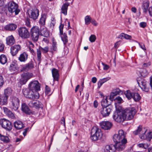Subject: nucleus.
Masks as SVG:
<instances>
[{
    "mask_svg": "<svg viewBox=\"0 0 152 152\" xmlns=\"http://www.w3.org/2000/svg\"><path fill=\"white\" fill-rule=\"evenodd\" d=\"M91 139L96 141L102 138V133L101 129L96 126H94L91 130Z\"/></svg>",
    "mask_w": 152,
    "mask_h": 152,
    "instance_id": "nucleus-1",
    "label": "nucleus"
},
{
    "mask_svg": "<svg viewBox=\"0 0 152 152\" xmlns=\"http://www.w3.org/2000/svg\"><path fill=\"white\" fill-rule=\"evenodd\" d=\"M20 100L17 97L11 96L10 97L9 106L12 110L17 111L20 106Z\"/></svg>",
    "mask_w": 152,
    "mask_h": 152,
    "instance_id": "nucleus-2",
    "label": "nucleus"
},
{
    "mask_svg": "<svg viewBox=\"0 0 152 152\" xmlns=\"http://www.w3.org/2000/svg\"><path fill=\"white\" fill-rule=\"evenodd\" d=\"M23 93L25 96L31 99H37L39 98V94L38 92H34L29 88H24Z\"/></svg>",
    "mask_w": 152,
    "mask_h": 152,
    "instance_id": "nucleus-3",
    "label": "nucleus"
},
{
    "mask_svg": "<svg viewBox=\"0 0 152 152\" xmlns=\"http://www.w3.org/2000/svg\"><path fill=\"white\" fill-rule=\"evenodd\" d=\"M126 133L122 130L118 131V134H115L113 137V140L114 142H122L124 143H126L127 140L125 138Z\"/></svg>",
    "mask_w": 152,
    "mask_h": 152,
    "instance_id": "nucleus-4",
    "label": "nucleus"
},
{
    "mask_svg": "<svg viewBox=\"0 0 152 152\" xmlns=\"http://www.w3.org/2000/svg\"><path fill=\"white\" fill-rule=\"evenodd\" d=\"M123 112L126 120H130L133 118L136 110L134 107H129L125 109Z\"/></svg>",
    "mask_w": 152,
    "mask_h": 152,
    "instance_id": "nucleus-5",
    "label": "nucleus"
},
{
    "mask_svg": "<svg viewBox=\"0 0 152 152\" xmlns=\"http://www.w3.org/2000/svg\"><path fill=\"white\" fill-rule=\"evenodd\" d=\"M7 7L9 12L11 13L15 12V15H18L20 11L18 4L13 1H9Z\"/></svg>",
    "mask_w": 152,
    "mask_h": 152,
    "instance_id": "nucleus-6",
    "label": "nucleus"
},
{
    "mask_svg": "<svg viewBox=\"0 0 152 152\" xmlns=\"http://www.w3.org/2000/svg\"><path fill=\"white\" fill-rule=\"evenodd\" d=\"M31 39L34 42H37L40 35V30L38 26L33 27L31 29L30 32Z\"/></svg>",
    "mask_w": 152,
    "mask_h": 152,
    "instance_id": "nucleus-7",
    "label": "nucleus"
},
{
    "mask_svg": "<svg viewBox=\"0 0 152 152\" xmlns=\"http://www.w3.org/2000/svg\"><path fill=\"white\" fill-rule=\"evenodd\" d=\"M113 118L115 121L119 123H122L126 120V117H124L123 112H115L113 115Z\"/></svg>",
    "mask_w": 152,
    "mask_h": 152,
    "instance_id": "nucleus-8",
    "label": "nucleus"
},
{
    "mask_svg": "<svg viewBox=\"0 0 152 152\" xmlns=\"http://www.w3.org/2000/svg\"><path fill=\"white\" fill-rule=\"evenodd\" d=\"M0 124L3 128L6 130L10 131L12 128V125L9 120L5 118L0 120Z\"/></svg>",
    "mask_w": 152,
    "mask_h": 152,
    "instance_id": "nucleus-9",
    "label": "nucleus"
},
{
    "mask_svg": "<svg viewBox=\"0 0 152 152\" xmlns=\"http://www.w3.org/2000/svg\"><path fill=\"white\" fill-rule=\"evenodd\" d=\"M28 88L34 92H37L40 88V84L37 80L31 81L28 85Z\"/></svg>",
    "mask_w": 152,
    "mask_h": 152,
    "instance_id": "nucleus-10",
    "label": "nucleus"
},
{
    "mask_svg": "<svg viewBox=\"0 0 152 152\" xmlns=\"http://www.w3.org/2000/svg\"><path fill=\"white\" fill-rule=\"evenodd\" d=\"M33 75L32 73L29 72L23 73L21 75V78L19 82L22 85L25 84L31 78Z\"/></svg>",
    "mask_w": 152,
    "mask_h": 152,
    "instance_id": "nucleus-11",
    "label": "nucleus"
},
{
    "mask_svg": "<svg viewBox=\"0 0 152 152\" xmlns=\"http://www.w3.org/2000/svg\"><path fill=\"white\" fill-rule=\"evenodd\" d=\"M18 33L19 36L23 39H27L30 37V33L26 27L19 28L18 30Z\"/></svg>",
    "mask_w": 152,
    "mask_h": 152,
    "instance_id": "nucleus-12",
    "label": "nucleus"
},
{
    "mask_svg": "<svg viewBox=\"0 0 152 152\" xmlns=\"http://www.w3.org/2000/svg\"><path fill=\"white\" fill-rule=\"evenodd\" d=\"M28 12L30 18L34 20L38 18L39 15V11L37 8H34L29 10Z\"/></svg>",
    "mask_w": 152,
    "mask_h": 152,
    "instance_id": "nucleus-13",
    "label": "nucleus"
},
{
    "mask_svg": "<svg viewBox=\"0 0 152 152\" xmlns=\"http://www.w3.org/2000/svg\"><path fill=\"white\" fill-rule=\"evenodd\" d=\"M64 25L61 24L59 26L60 30V36L61 38V40L63 41L64 44L65 45L68 42L67 37L66 34L65 33H63V29L64 28Z\"/></svg>",
    "mask_w": 152,
    "mask_h": 152,
    "instance_id": "nucleus-14",
    "label": "nucleus"
},
{
    "mask_svg": "<svg viewBox=\"0 0 152 152\" xmlns=\"http://www.w3.org/2000/svg\"><path fill=\"white\" fill-rule=\"evenodd\" d=\"M112 110L111 106L103 107L101 109L100 112L103 117H106L109 115Z\"/></svg>",
    "mask_w": 152,
    "mask_h": 152,
    "instance_id": "nucleus-15",
    "label": "nucleus"
},
{
    "mask_svg": "<svg viewBox=\"0 0 152 152\" xmlns=\"http://www.w3.org/2000/svg\"><path fill=\"white\" fill-rule=\"evenodd\" d=\"M28 105L31 107H35L37 109L42 107V104L38 100H33L30 101Z\"/></svg>",
    "mask_w": 152,
    "mask_h": 152,
    "instance_id": "nucleus-16",
    "label": "nucleus"
},
{
    "mask_svg": "<svg viewBox=\"0 0 152 152\" xmlns=\"http://www.w3.org/2000/svg\"><path fill=\"white\" fill-rule=\"evenodd\" d=\"M143 133H142V135H141L140 138L142 139L146 140H147L150 141L152 139V132H148L147 134H145L147 130L144 129Z\"/></svg>",
    "mask_w": 152,
    "mask_h": 152,
    "instance_id": "nucleus-17",
    "label": "nucleus"
},
{
    "mask_svg": "<svg viewBox=\"0 0 152 152\" xmlns=\"http://www.w3.org/2000/svg\"><path fill=\"white\" fill-rule=\"evenodd\" d=\"M100 126L102 129L105 130L110 129L112 126V124L108 121H103L100 123Z\"/></svg>",
    "mask_w": 152,
    "mask_h": 152,
    "instance_id": "nucleus-18",
    "label": "nucleus"
},
{
    "mask_svg": "<svg viewBox=\"0 0 152 152\" xmlns=\"http://www.w3.org/2000/svg\"><path fill=\"white\" fill-rule=\"evenodd\" d=\"M20 49L21 46L19 45H15L13 46L10 48L11 53L12 56H15Z\"/></svg>",
    "mask_w": 152,
    "mask_h": 152,
    "instance_id": "nucleus-19",
    "label": "nucleus"
},
{
    "mask_svg": "<svg viewBox=\"0 0 152 152\" xmlns=\"http://www.w3.org/2000/svg\"><path fill=\"white\" fill-rule=\"evenodd\" d=\"M116 142L114 145L115 150L118 151H121L124 149L125 147V144L126 143H124L122 142Z\"/></svg>",
    "mask_w": 152,
    "mask_h": 152,
    "instance_id": "nucleus-20",
    "label": "nucleus"
},
{
    "mask_svg": "<svg viewBox=\"0 0 152 152\" xmlns=\"http://www.w3.org/2000/svg\"><path fill=\"white\" fill-rule=\"evenodd\" d=\"M141 84L140 87L142 90L146 92H148L149 90V88L148 83L145 80L141 81Z\"/></svg>",
    "mask_w": 152,
    "mask_h": 152,
    "instance_id": "nucleus-21",
    "label": "nucleus"
},
{
    "mask_svg": "<svg viewBox=\"0 0 152 152\" xmlns=\"http://www.w3.org/2000/svg\"><path fill=\"white\" fill-rule=\"evenodd\" d=\"M122 92L118 88H117L113 90L112 92L110 93V99H113L114 97L118 95H119L120 93H122Z\"/></svg>",
    "mask_w": 152,
    "mask_h": 152,
    "instance_id": "nucleus-22",
    "label": "nucleus"
},
{
    "mask_svg": "<svg viewBox=\"0 0 152 152\" xmlns=\"http://www.w3.org/2000/svg\"><path fill=\"white\" fill-rule=\"evenodd\" d=\"M34 66L33 63L31 62H29L23 66L21 71H27L33 69Z\"/></svg>",
    "mask_w": 152,
    "mask_h": 152,
    "instance_id": "nucleus-23",
    "label": "nucleus"
},
{
    "mask_svg": "<svg viewBox=\"0 0 152 152\" xmlns=\"http://www.w3.org/2000/svg\"><path fill=\"white\" fill-rule=\"evenodd\" d=\"M52 73L53 81H58L59 79V74L57 69L53 68L52 70Z\"/></svg>",
    "mask_w": 152,
    "mask_h": 152,
    "instance_id": "nucleus-24",
    "label": "nucleus"
},
{
    "mask_svg": "<svg viewBox=\"0 0 152 152\" xmlns=\"http://www.w3.org/2000/svg\"><path fill=\"white\" fill-rule=\"evenodd\" d=\"M28 58V54L25 52H23L18 57V60L21 62H26Z\"/></svg>",
    "mask_w": 152,
    "mask_h": 152,
    "instance_id": "nucleus-25",
    "label": "nucleus"
},
{
    "mask_svg": "<svg viewBox=\"0 0 152 152\" xmlns=\"http://www.w3.org/2000/svg\"><path fill=\"white\" fill-rule=\"evenodd\" d=\"M69 5V3L68 2L63 4L61 8V13L65 15H66L68 7Z\"/></svg>",
    "mask_w": 152,
    "mask_h": 152,
    "instance_id": "nucleus-26",
    "label": "nucleus"
},
{
    "mask_svg": "<svg viewBox=\"0 0 152 152\" xmlns=\"http://www.w3.org/2000/svg\"><path fill=\"white\" fill-rule=\"evenodd\" d=\"M6 44L8 45H12L15 42V39L12 35L9 36L6 38Z\"/></svg>",
    "mask_w": 152,
    "mask_h": 152,
    "instance_id": "nucleus-27",
    "label": "nucleus"
},
{
    "mask_svg": "<svg viewBox=\"0 0 152 152\" xmlns=\"http://www.w3.org/2000/svg\"><path fill=\"white\" fill-rule=\"evenodd\" d=\"M104 151L105 152H115V145H107L105 146Z\"/></svg>",
    "mask_w": 152,
    "mask_h": 152,
    "instance_id": "nucleus-28",
    "label": "nucleus"
},
{
    "mask_svg": "<svg viewBox=\"0 0 152 152\" xmlns=\"http://www.w3.org/2000/svg\"><path fill=\"white\" fill-rule=\"evenodd\" d=\"M21 110L26 113L29 114L31 111L28 106L25 103H23L21 106Z\"/></svg>",
    "mask_w": 152,
    "mask_h": 152,
    "instance_id": "nucleus-29",
    "label": "nucleus"
},
{
    "mask_svg": "<svg viewBox=\"0 0 152 152\" xmlns=\"http://www.w3.org/2000/svg\"><path fill=\"white\" fill-rule=\"evenodd\" d=\"M40 32L42 35L46 37H48L49 36V32L46 27H44L41 28Z\"/></svg>",
    "mask_w": 152,
    "mask_h": 152,
    "instance_id": "nucleus-30",
    "label": "nucleus"
},
{
    "mask_svg": "<svg viewBox=\"0 0 152 152\" xmlns=\"http://www.w3.org/2000/svg\"><path fill=\"white\" fill-rule=\"evenodd\" d=\"M14 126L17 129H20L24 127L23 123L19 121H17L14 122Z\"/></svg>",
    "mask_w": 152,
    "mask_h": 152,
    "instance_id": "nucleus-31",
    "label": "nucleus"
},
{
    "mask_svg": "<svg viewBox=\"0 0 152 152\" xmlns=\"http://www.w3.org/2000/svg\"><path fill=\"white\" fill-rule=\"evenodd\" d=\"M17 27V26L14 24L11 23L6 26L4 28L9 31H13L15 30Z\"/></svg>",
    "mask_w": 152,
    "mask_h": 152,
    "instance_id": "nucleus-32",
    "label": "nucleus"
},
{
    "mask_svg": "<svg viewBox=\"0 0 152 152\" xmlns=\"http://www.w3.org/2000/svg\"><path fill=\"white\" fill-rule=\"evenodd\" d=\"M144 129H142V126H139L138 128V129L136 130L133 132V133L135 135H137L138 134H140V137L141 135H142V133H143V130Z\"/></svg>",
    "mask_w": 152,
    "mask_h": 152,
    "instance_id": "nucleus-33",
    "label": "nucleus"
},
{
    "mask_svg": "<svg viewBox=\"0 0 152 152\" xmlns=\"http://www.w3.org/2000/svg\"><path fill=\"white\" fill-rule=\"evenodd\" d=\"M7 58L5 55L3 54L0 55V63L4 64L7 62Z\"/></svg>",
    "mask_w": 152,
    "mask_h": 152,
    "instance_id": "nucleus-34",
    "label": "nucleus"
},
{
    "mask_svg": "<svg viewBox=\"0 0 152 152\" xmlns=\"http://www.w3.org/2000/svg\"><path fill=\"white\" fill-rule=\"evenodd\" d=\"M4 111L6 113L7 115L12 118H14L15 116L14 114L10 110H8L7 108H4Z\"/></svg>",
    "mask_w": 152,
    "mask_h": 152,
    "instance_id": "nucleus-35",
    "label": "nucleus"
},
{
    "mask_svg": "<svg viewBox=\"0 0 152 152\" xmlns=\"http://www.w3.org/2000/svg\"><path fill=\"white\" fill-rule=\"evenodd\" d=\"M103 99L101 102V105L102 107H105L107 106H109V104L108 103L107 97V96H104Z\"/></svg>",
    "mask_w": 152,
    "mask_h": 152,
    "instance_id": "nucleus-36",
    "label": "nucleus"
},
{
    "mask_svg": "<svg viewBox=\"0 0 152 152\" xmlns=\"http://www.w3.org/2000/svg\"><path fill=\"white\" fill-rule=\"evenodd\" d=\"M0 139L1 141L5 143H8L10 141V140L8 136L2 135L0 134Z\"/></svg>",
    "mask_w": 152,
    "mask_h": 152,
    "instance_id": "nucleus-37",
    "label": "nucleus"
},
{
    "mask_svg": "<svg viewBox=\"0 0 152 152\" xmlns=\"http://www.w3.org/2000/svg\"><path fill=\"white\" fill-rule=\"evenodd\" d=\"M118 38L121 39H130L132 38V37L129 35L122 33L119 35Z\"/></svg>",
    "mask_w": 152,
    "mask_h": 152,
    "instance_id": "nucleus-38",
    "label": "nucleus"
},
{
    "mask_svg": "<svg viewBox=\"0 0 152 152\" xmlns=\"http://www.w3.org/2000/svg\"><path fill=\"white\" fill-rule=\"evenodd\" d=\"M149 7V3L147 1L143 3L142 5V8L144 12H146L148 10Z\"/></svg>",
    "mask_w": 152,
    "mask_h": 152,
    "instance_id": "nucleus-39",
    "label": "nucleus"
},
{
    "mask_svg": "<svg viewBox=\"0 0 152 152\" xmlns=\"http://www.w3.org/2000/svg\"><path fill=\"white\" fill-rule=\"evenodd\" d=\"M132 98L135 102L138 101L140 99L141 96L138 93L134 92Z\"/></svg>",
    "mask_w": 152,
    "mask_h": 152,
    "instance_id": "nucleus-40",
    "label": "nucleus"
},
{
    "mask_svg": "<svg viewBox=\"0 0 152 152\" xmlns=\"http://www.w3.org/2000/svg\"><path fill=\"white\" fill-rule=\"evenodd\" d=\"M46 17L45 15H42L39 20V23L42 26L45 24Z\"/></svg>",
    "mask_w": 152,
    "mask_h": 152,
    "instance_id": "nucleus-41",
    "label": "nucleus"
},
{
    "mask_svg": "<svg viewBox=\"0 0 152 152\" xmlns=\"http://www.w3.org/2000/svg\"><path fill=\"white\" fill-rule=\"evenodd\" d=\"M8 97L4 95V96L1 97V104L5 105L7 103V99Z\"/></svg>",
    "mask_w": 152,
    "mask_h": 152,
    "instance_id": "nucleus-42",
    "label": "nucleus"
},
{
    "mask_svg": "<svg viewBox=\"0 0 152 152\" xmlns=\"http://www.w3.org/2000/svg\"><path fill=\"white\" fill-rule=\"evenodd\" d=\"M134 92H131L129 91H127L126 92L125 94L126 97L129 100L133 97V95Z\"/></svg>",
    "mask_w": 152,
    "mask_h": 152,
    "instance_id": "nucleus-43",
    "label": "nucleus"
},
{
    "mask_svg": "<svg viewBox=\"0 0 152 152\" xmlns=\"http://www.w3.org/2000/svg\"><path fill=\"white\" fill-rule=\"evenodd\" d=\"M12 93V90L10 88H7L4 90V95L9 97Z\"/></svg>",
    "mask_w": 152,
    "mask_h": 152,
    "instance_id": "nucleus-44",
    "label": "nucleus"
},
{
    "mask_svg": "<svg viewBox=\"0 0 152 152\" xmlns=\"http://www.w3.org/2000/svg\"><path fill=\"white\" fill-rule=\"evenodd\" d=\"M18 67L17 64H11L10 65V70L11 71H15L18 70Z\"/></svg>",
    "mask_w": 152,
    "mask_h": 152,
    "instance_id": "nucleus-45",
    "label": "nucleus"
},
{
    "mask_svg": "<svg viewBox=\"0 0 152 152\" xmlns=\"http://www.w3.org/2000/svg\"><path fill=\"white\" fill-rule=\"evenodd\" d=\"M85 24L88 25L91 22V18L90 16L87 15L85 18Z\"/></svg>",
    "mask_w": 152,
    "mask_h": 152,
    "instance_id": "nucleus-46",
    "label": "nucleus"
},
{
    "mask_svg": "<svg viewBox=\"0 0 152 152\" xmlns=\"http://www.w3.org/2000/svg\"><path fill=\"white\" fill-rule=\"evenodd\" d=\"M51 52H53V51H56L57 50V48L56 42L53 41L52 48H51Z\"/></svg>",
    "mask_w": 152,
    "mask_h": 152,
    "instance_id": "nucleus-47",
    "label": "nucleus"
},
{
    "mask_svg": "<svg viewBox=\"0 0 152 152\" xmlns=\"http://www.w3.org/2000/svg\"><path fill=\"white\" fill-rule=\"evenodd\" d=\"M40 50L41 49H39H39H37V57L38 60H40L41 58V52Z\"/></svg>",
    "mask_w": 152,
    "mask_h": 152,
    "instance_id": "nucleus-48",
    "label": "nucleus"
},
{
    "mask_svg": "<svg viewBox=\"0 0 152 152\" xmlns=\"http://www.w3.org/2000/svg\"><path fill=\"white\" fill-rule=\"evenodd\" d=\"M39 49H40L42 50L43 53H47L48 51L49 48L48 46H46L44 48L40 47Z\"/></svg>",
    "mask_w": 152,
    "mask_h": 152,
    "instance_id": "nucleus-49",
    "label": "nucleus"
},
{
    "mask_svg": "<svg viewBox=\"0 0 152 152\" xmlns=\"http://www.w3.org/2000/svg\"><path fill=\"white\" fill-rule=\"evenodd\" d=\"M96 39V36L93 34L91 35L89 37V40L91 42H94Z\"/></svg>",
    "mask_w": 152,
    "mask_h": 152,
    "instance_id": "nucleus-50",
    "label": "nucleus"
},
{
    "mask_svg": "<svg viewBox=\"0 0 152 152\" xmlns=\"http://www.w3.org/2000/svg\"><path fill=\"white\" fill-rule=\"evenodd\" d=\"M115 101L118 103H121L123 102L122 99L120 96H118L115 99Z\"/></svg>",
    "mask_w": 152,
    "mask_h": 152,
    "instance_id": "nucleus-51",
    "label": "nucleus"
},
{
    "mask_svg": "<svg viewBox=\"0 0 152 152\" xmlns=\"http://www.w3.org/2000/svg\"><path fill=\"white\" fill-rule=\"evenodd\" d=\"M3 77L0 75V87L2 86L4 83Z\"/></svg>",
    "mask_w": 152,
    "mask_h": 152,
    "instance_id": "nucleus-52",
    "label": "nucleus"
},
{
    "mask_svg": "<svg viewBox=\"0 0 152 152\" xmlns=\"http://www.w3.org/2000/svg\"><path fill=\"white\" fill-rule=\"evenodd\" d=\"M102 64L104 66V70H107L110 67L109 66V65L106 64H105L103 63H102Z\"/></svg>",
    "mask_w": 152,
    "mask_h": 152,
    "instance_id": "nucleus-53",
    "label": "nucleus"
},
{
    "mask_svg": "<svg viewBox=\"0 0 152 152\" xmlns=\"http://www.w3.org/2000/svg\"><path fill=\"white\" fill-rule=\"evenodd\" d=\"M110 79V77H108L106 78H104L102 79H100L101 81L104 83L107 81L108 80Z\"/></svg>",
    "mask_w": 152,
    "mask_h": 152,
    "instance_id": "nucleus-54",
    "label": "nucleus"
},
{
    "mask_svg": "<svg viewBox=\"0 0 152 152\" xmlns=\"http://www.w3.org/2000/svg\"><path fill=\"white\" fill-rule=\"evenodd\" d=\"M25 24L27 27H30V23L28 19H27L25 20Z\"/></svg>",
    "mask_w": 152,
    "mask_h": 152,
    "instance_id": "nucleus-55",
    "label": "nucleus"
},
{
    "mask_svg": "<svg viewBox=\"0 0 152 152\" xmlns=\"http://www.w3.org/2000/svg\"><path fill=\"white\" fill-rule=\"evenodd\" d=\"M29 127H27L24 130V131L23 133V135L24 136H25L27 134V132H28V131L29 130Z\"/></svg>",
    "mask_w": 152,
    "mask_h": 152,
    "instance_id": "nucleus-56",
    "label": "nucleus"
},
{
    "mask_svg": "<svg viewBox=\"0 0 152 152\" xmlns=\"http://www.w3.org/2000/svg\"><path fill=\"white\" fill-rule=\"evenodd\" d=\"M4 46L3 44L0 42V52L3 51L4 48Z\"/></svg>",
    "mask_w": 152,
    "mask_h": 152,
    "instance_id": "nucleus-57",
    "label": "nucleus"
},
{
    "mask_svg": "<svg viewBox=\"0 0 152 152\" xmlns=\"http://www.w3.org/2000/svg\"><path fill=\"white\" fill-rule=\"evenodd\" d=\"M146 26V23L145 22H142L140 23V26L141 27L144 28Z\"/></svg>",
    "mask_w": 152,
    "mask_h": 152,
    "instance_id": "nucleus-58",
    "label": "nucleus"
},
{
    "mask_svg": "<svg viewBox=\"0 0 152 152\" xmlns=\"http://www.w3.org/2000/svg\"><path fill=\"white\" fill-rule=\"evenodd\" d=\"M6 2V0H0V7L4 6Z\"/></svg>",
    "mask_w": 152,
    "mask_h": 152,
    "instance_id": "nucleus-59",
    "label": "nucleus"
},
{
    "mask_svg": "<svg viewBox=\"0 0 152 152\" xmlns=\"http://www.w3.org/2000/svg\"><path fill=\"white\" fill-rule=\"evenodd\" d=\"M150 64H151L150 62H148V63H144L143 64L142 66L143 67H146L150 66Z\"/></svg>",
    "mask_w": 152,
    "mask_h": 152,
    "instance_id": "nucleus-60",
    "label": "nucleus"
},
{
    "mask_svg": "<svg viewBox=\"0 0 152 152\" xmlns=\"http://www.w3.org/2000/svg\"><path fill=\"white\" fill-rule=\"evenodd\" d=\"M28 43L29 44V48H33L34 47V45L31 41H29Z\"/></svg>",
    "mask_w": 152,
    "mask_h": 152,
    "instance_id": "nucleus-61",
    "label": "nucleus"
},
{
    "mask_svg": "<svg viewBox=\"0 0 152 152\" xmlns=\"http://www.w3.org/2000/svg\"><path fill=\"white\" fill-rule=\"evenodd\" d=\"M103 83L100 80L98 83V87L99 88H100Z\"/></svg>",
    "mask_w": 152,
    "mask_h": 152,
    "instance_id": "nucleus-62",
    "label": "nucleus"
},
{
    "mask_svg": "<svg viewBox=\"0 0 152 152\" xmlns=\"http://www.w3.org/2000/svg\"><path fill=\"white\" fill-rule=\"evenodd\" d=\"M139 45L140 46V48L142 49H143L144 50H146V49L145 48V45L143 44L142 43H141V44H139Z\"/></svg>",
    "mask_w": 152,
    "mask_h": 152,
    "instance_id": "nucleus-63",
    "label": "nucleus"
},
{
    "mask_svg": "<svg viewBox=\"0 0 152 152\" xmlns=\"http://www.w3.org/2000/svg\"><path fill=\"white\" fill-rule=\"evenodd\" d=\"M97 79L96 77H93L91 79V82L94 83H96Z\"/></svg>",
    "mask_w": 152,
    "mask_h": 152,
    "instance_id": "nucleus-64",
    "label": "nucleus"
}]
</instances>
